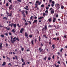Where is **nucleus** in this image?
<instances>
[{
	"instance_id": "3",
	"label": "nucleus",
	"mask_w": 67,
	"mask_h": 67,
	"mask_svg": "<svg viewBox=\"0 0 67 67\" xmlns=\"http://www.w3.org/2000/svg\"><path fill=\"white\" fill-rule=\"evenodd\" d=\"M55 6L56 8L57 9H59L60 8V5L58 3L56 4Z\"/></svg>"
},
{
	"instance_id": "28",
	"label": "nucleus",
	"mask_w": 67,
	"mask_h": 67,
	"mask_svg": "<svg viewBox=\"0 0 67 67\" xmlns=\"http://www.w3.org/2000/svg\"><path fill=\"white\" fill-rule=\"evenodd\" d=\"M47 57H45L43 59V60H46L47 59Z\"/></svg>"
},
{
	"instance_id": "36",
	"label": "nucleus",
	"mask_w": 67,
	"mask_h": 67,
	"mask_svg": "<svg viewBox=\"0 0 67 67\" xmlns=\"http://www.w3.org/2000/svg\"><path fill=\"white\" fill-rule=\"evenodd\" d=\"M39 42H40L41 41V38H40V36H39Z\"/></svg>"
},
{
	"instance_id": "11",
	"label": "nucleus",
	"mask_w": 67,
	"mask_h": 67,
	"mask_svg": "<svg viewBox=\"0 0 67 67\" xmlns=\"http://www.w3.org/2000/svg\"><path fill=\"white\" fill-rule=\"evenodd\" d=\"M48 21H49V22H52V19L51 18H50L48 20Z\"/></svg>"
},
{
	"instance_id": "2",
	"label": "nucleus",
	"mask_w": 67,
	"mask_h": 67,
	"mask_svg": "<svg viewBox=\"0 0 67 67\" xmlns=\"http://www.w3.org/2000/svg\"><path fill=\"white\" fill-rule=\"evenodd\" d=\"M41 49V47L39 48H38V51H40V52H42V54H43L45 52H44L43 49Z\"/></svg>"
},
{
	"instance_id": "12",
	"label": "nucleus",
	"mask_w": 67,
	"mask_h": 67,
	"mask_svg": "<svg viewBox=\"0 0 67 67\" xmlns=\"http://www.w3.org/2000/svg\"><path fill=\"white\" fill-rule=\"evenodd\" d=\"M37 23V20H34V22H33V24L35 23Z\"/></svg>"
},
{
	"instance_id": "33",
	"label": "nucleus",
	"mask_w": 67,
	"mask_h": 67,
	"mask_svg": "<svg viewBox=\"0 0 67 67\" xmlns=\"http://www.w3.org/2000/svg\"><path fill=\"white\" fill-rule=\"evenodd\" d=\"M64 8V6H61V8L62 9H63Z\"/></svg>"
},
{
	"instance_id": "51",
	"label": "nucleus",
	"mask_w": 67,
	"mask_h": 67,
	"mask_svg": "<svg viewBox=\"0 0 67 67\" xmlns=\"http://www.w3.org/2000/svg\"><path fill=\"white\" fill-rule=\"evenodd\" d=\"M16 41V40L13 39V42H15Z\"/></svg>"
},
{
	"instance_id": "22",
	"label": "nucleus",
	"mask_w": 67,
	"mask_h": 67,
	"mask_svg": "<svg viewBox=\"0 0 67 67\" xmlns=\"http://www.w3.org/2000/svg\"><path fill=\"white\" fill-rule=\"evenodd\" d=\"M55 46V45L54 44H53L52 46V47H53V49H54L55 48V47H54V46Z\"/></svg>"
},
{
	"instance_id": "10",
	"label": "nucleus",
	"mask_w": 67,
	"mask_h": 67,
	"mask_svg": "<svg viewBox=\"0 0 67 67\" xmlns=\"http://www.w3.org/2000/svg\"><path fill=\"white\" fill-rule=\"evenodd\" d=\"M54 10L53 9H52L51 10V13L52 14H53L54 13Z\"/></svg>"
},
{
	"instance_id": "8",
	"label": "nucleus",
	"mask_w": 67,
	"mask_h": 67,
	"mask_svg": "<svg viewBox=\"0 0 67 67\" xmlns=\"http://www.w3.org/2000/svg\"><path fill=\"white\" fill-rule=\"evenodd\" d=\"M53 39L55 41H56L57 40L58 41H59V38H53Z\"/></svg>"
},
{
	"instance_id": "53",
	"label": "nucleus",
	"mask_w": 67,
	"mask_h": 67,
	"mask_svg": "<svg viewBox=\"0 0 67 67\" xmlns=\"http://www.w3.org/2000/svg\"><path fill=\"white\" fill-rule=\"evenodd\" d=\"M57 63L59 64H60V61H58V62H57Z\"/></svg>"
},
{
	"instance_id": "48",
	"label": "nucleus",
	"mask_w": 67,
	"mask_h": 67,
	"mask_svg": "<svg viewBox=\"0 0 67 67\" xmlns=\"http://www.w3.org/2000/svg\"><path fill=\"white\" fill-rule=\"evenodd\" d=\"M16 40H17L18 41H19V39H18V38H16Z\"/></svg>"
},
{
	"instance_id": "13",
	"label": "nucleus",
	"mask_w": 67,
	"mask_h": 67,
	"mask_svg": "<svg viewBox=\"0 0 67 67\" xmlns=\"http://www.w3.org/2000/svg\"><path fill=\"white\" fill-rule=\"evenodd\" d=\"M25 36L26 37H27L28 36V34L27 33V32H25Z\"/></svg>"
},
{
	"instance_id": "15",
	"label": "nucleus",
	"mask_w": 67,
	"mask_h": 67,
	"mask_svg": "<svg viewBox=\"0 0 67 67\" xmlns=\"http://www.w3.org/2000/svg\"><path fill=\"white\" fill-rule=\"evenodd\" d=\"M6 63L5 62H3V63L2 64V66H4V65H6Z\"/></svg>"
},
{
	"instance_id": "19",
	"label": "nucleus",
	"mask_w": 67,
	"mask_h": 67,
	"mask_svg": "<svg viewBox=\"0 0 67 67\" xmlns=\"http://www.w3.org/2000/svg\"><path fill=\"white\" fill-rule=\"evenodd\" d=\"M25 13L26 14V15H27L28 14V12L27 10H25Z\"/></svg>"
},
{
	"instance_id": "24",
	"label": "nucleus",
	"mask_w": 67,
	"mask_h": 67,
	"mask_svg": "<svg viewBox=\"0 0 67 67\" xmlns=\"http://www.w3.org/2000/svg\"><path fill=\"white\" fill-rule=\"evenodd\" d=\"M21 13L22 14H23L25 13L24 12V10H23L21 11Z\"/></svg>"
},
{
	"instance_id": "38",
	"label": "nucleus",
	"mask_w": 67,
	"mask_h": 67,
	"mask_svg": "<svg viewBox=\"0 0 67 67\" xmlns=\"http://www.w3.org/2000/svg\"><path fill=\"white\" fill-rule=\"evenodd\" d=\"M52 26H53L52 25H49L48 26V27H52Z\"/></svg>"
},
{
	"instance_id": "21",
	"label": "nucleus",
	"mask_w": 67,
	"mask_h": 67,
	"mask_svg": "<svg viewBox=\"0 0 67 67\" xmlns=\"http://www.w3.org/2000/svg\"><path fill=\"white\" fill-rule=\"evenodd\" d=\"M8 18H7L6 17H3V20H8Z\"/></svg>"
},
{
	"instance_id": "57",
	"label": "nucleus",
	"mask_w": 67,
	"mask_h": 67,
	"mask_svg": "<svg viewBox=\"0 0 67 67\" xmlns=\"http://www.w3.org/2000/svg\"><path fill=\"white\" fill-rule=\"evenodd\" d=\"M58 14H57L56 15V18H58Z\"/></svg>"
},
{
	"instance_id": "49",
	"label": "nucleus",
	"mask_w": 67,
	"mask_h": 67,
	"mask_svg": "<svg viewBox=\"0 0 67 67\" xmlns=\"http://www.w3.org/2000/svg\"><path fill=\"white\" fill-rule=\"evenodd\" d=\"M8 3H6V6L8 7Z\"/></svg>"
},
{
	"instance_id": "7",
	"label": "nucleus",
	"mask_w": 67,
	"mask_h": 67,
	"mask_svg": "<svg viewBox=\"0 0 67 67\" xmlns=\"http://www.w3.org/2000/svg\"><path fill=\"white\" fill-rule=\"evenodd\" d=\"M24 29L23 28H22L21 29L20 31V32L21 33H22L23 32V31H24Z\"/></svg>"
},
{
	"instance_id": "50",
	"label": "nucleus",
	"mask_w": 67,
	"mask_h": 67,
	"mask_svg": "<svg viewBox=\"0 0 67 67\" xmlns=\"http://www.w3.org/2000/svg\"><path fill=\"white\" fill-rule=\"evenodd\" d=\"M67 37V35H65L64 36V37L65 38H66Z\"/></svg>"
},
{
	"instance_id": "54",
	"label": "nucleus",
	"mask_w": 67,
	"mask_h": 67,
	"mask_svg": "<svg viewBox=\"0 0 67 67\" xmlns=\"http://www.w3.org/2000/svg\"><path fill=\"white\" fill-rule=\"evenodd\" d=\"M15 58H16V60H17V59H18V58H17V56H15Z\"/></svg>"
},
{
	"instance_id": "59",
	"label": "nucleus",
	"mask_w": 67,
	"mask_h": 67,
	"mask_svg": "<svg viewBox=\"0 0 67 67\" xmlns=\"http://www.w3.org/2000/svg\"><path fill=\"white\" fill-rule=\"evenodd\" d=\"M49 7H46V9L48 10L49 9Z\"/></svg>"
},
{
	"instance_id": "58",
	"label": "nucleus",
	"mask_w": 67,
	"mask_h": 67,
	"mask_svg": "<svg viewBox=\"0 0 67 67\" xmlns=\"http://www.w3.org/2000/svg\"><path fill=\"white\" fill-rule=\"evenodd\" d=\"M55 57V55H53V57H52V58L53 59H54V58Z\"/></svg>"
},
{
	"instance_id": "14",
	"label": "nucleus",
	"mask_w": 67,
	"mask_h": 67,
	"mask_svg": "<svg viewBox=\"0 0 67 67\" xmlns=\"http://www.w3.org/2000/svg\"><path fill=\"white\" fill-rule=\"evenodd\" d=\"M12 32H13L14 34L15 33V31L14 29H13L12 30Z\"/></svg>"
},
{
	"instance_id": "29",
	"label": "nucleus",
	"mask_w": 67,
	"mask_h": 67,
	"mask_svg": "<svg viewBox=\"0 0 67 67\" xmlns=\"http://www.w3.org/2000/svg\"><path fill=\"white\" fill-rule=\"evenodd\" d=\"M9 14H9L8 16H9L10 17L12 16V14L11 13H10Z\"/></svg>"
},
{
	"instance_id": "20",
	"label": "nucleus",
	"mask_w": 67,
	"mask_h": 67,
	"mask_svg": "<svg viewBox=\"0 0 67 67\" xmlns=\"http://www.w3.org/2000/svg\"><path fill=\"white\" fill-rule=\"evenodd\" d=\"M43 16L40 17L38 18V20H41V19H43Z\"/></svg>"
},
{
	"instance_id": "41",
	"label": "nucleus",
	"mask_w": 67,
	"mask_h": 67,
	"mask_svg": "<svg viewBox=\"0 0 67 67\" xmlns=\"http://www.w3.org/2000/svg\"><path fill=\"white\" fill-rule=\"evenodd\" d=\"M51 58L50 57H49L48 58V60H51Z\"/></svg>"
},
{
	"instance_id": "60",
	"label": "nucleus",
	"mask_w": 67,
	"mask_h": 67,
	"mask_svg": "<svg viewBox=\"0 0 67 67\" xmlns=\"http://www.w3.org/2000/svg\"><path fill=\"white\" fill-rule=\"evenodd\" d=\"M37 18V17H36V16H35L34 17V19H36Z\"/></svg>"
},
{
	"instance_id": "27",
	"label": "nucleus",
	"mask_w": 67,
	"mask_h": 67,
	"mask_svg": "<svg viewBox=\"0 0 67 67\" xmlns=\"http://www.w3.org/2000/svg\"><path fill=\"white\" fill-rule=\"evenodd\" d=\"M29 36L30 38H31L32 37V35H29Z\"/></svg>"
},
{
	"instance_id": "42",
	"label": "nucleus",
	"mask_w": 67,
	"mask_h": 67,
	"mask_svg": "<svg viewBox=\"0 0 67 67\" xmlns=\"http://www.w3.org/2000/svg\"><path fill=\"white\" fill-rule=\"evenodd\" d=\"M63 64L64 65V66H66V64H65V63H64V62H63Z\"/></svg>"
},
{
	"instance_id": "5",
	"label": "nucleus",
	"mask_w": 67,
	"mask_h": 67,
	"mask_svg": "<svg viewBox=\"0 0 67 67\" xmlns=\"http://www.w3.org/2000/svg\"><path fill=\"white\" fill-rule=\"evenodd\" d=\"M52 4H51V6L52 7H53L54 6V5H55V2L54 1H53L52 2Z\"/></svg>"
},
{
	"instance_id": "40",
	"label": "nucleus",
	"mask_w": 67,
	"mask_h": 67,
	"mask_svg": "<svg viewBox=\"0 0 67 67\" xmlns=\"http://www.w3.org/2000/svg\"><path fill=\"white\" fill-rule=\"evenodd\" d=\"M21 62H24V59L23 58H21Z\"/></svg>"
},
{
	"instance_id": "43",
	"label": "nucleus",
	"mask_w": 67,
	"mask_h": 67,
	"mask_svg": "<svg viewBox=\"0 0 67 67\" xmlns=\"http://www.w3.org/2000/svg\"><path fill=\"white\" fill-rule=\"evenodd\" d=\"M41 7H44V4H42L41 6Z\"/></svg>"
},
{
	"instance_id": "63",
	"label": "nucleus",
	"mask_w": 67,
	"mask_h": 67,
	"mask_svg": "<svg viewBox=\"0 0 67 67\" xmlns=\"http://www.w3.org/2000/svg\"><path fill=\"white\" fill-rule=\"evenodd\" d=\"M45 13H48V10H46V11H45Z\"/></svg>"
},
{
	"instance_id": "6",
	"label": "nucleus",
	"mask_w": 67,
	"mask_h": 67,
	"mask_svg": "<svg viewBox=\"0 0 67 67\" xmlns=\"http://www.w3.org/2000/svg\"><path fill=\"white\" fill-rule=\"evenodd\" d=\"M57 20V19L55 18H53V22L54 23Z\"/></svg>"
},
{
	"instance_id": "52",
	"label": "nucleus",
	"mask_w": 67,
	"mask_h": 67,
	"mask_svg": "<svg viewBox=\"0 0 67 67\" xmlns=\"http://www.w3.org/2000/svg\"><path fill=\"white\" fill-rule=\"evenodd\" d=\"M49 41L50 42H49V44L50 45H51V40H49Z\"/></svg>"
},
{
	"instance_id": "31",
	"label": "nucleus",
	"mask_w": 67,
	"mask_h": 67,
	"mask_svg": "<svg viewBox=\"0 0 67 67\" xmlns=\"http://www.w3.org/2000/svg\"><path fill=\"white\" fill-rule=\"evenodd\" d=\"M25 62H24L22 64V66L24 65H25Z\"/></svg>"
},
{
	"instance_id": "55",
	"label": "nucleus",
	"mask_w": 67,
	"mask_h": 67,
	"mask_svg": "<svg viewBox=\"0 0 67 67\" xmlns=\"http://www.w3.org/2000/svg\"><path fill=\"white\" fill-rule=\"evenodd\" d=\"M8 65H9L10 66H12V64L10 63H9V64H8Z\"/></svg>"
},
{
	"instance_id": "25",
	"label": "nucleus",
	"mask_w": 67,
	"mask_h": 67,
	"mask_svg": "<svg viewBox=\"0 0 67 67\" xmlns=\"http://www.w3.org/2000/svg\"><path fill=\"white\" fill-rule=\"evenodd\" d=\"M31 42L32 43V44L33 45H34V41L33 40H32L31 41Z\"/></svg>"
},
{
	"instance_id": "46",
	"label": "nucleus",
	"mask_w": 67,
	"mask_h": 67,
	"mask_svg": "<svg viewBox=\"0 0 67 67\" xmlns=\"http://www.w3.org/2000/svg\"><path fill=\"white\" fill-rule=\"evenodd\" d=\"M3 45V43H2L1 44L0 43V47H2V45Z\"/></svg>"
},
{
	"instance_id": "45",
	"label": "nucleus",
	"mask_w": 67,
	"mask_h": 67,
	"mask_svg": "<svg viewBox=\"0 0 67 67\" xmlns=\"http://www.w3.org/2000/svg\"><path fill=\"white\" fill-rule=\"evenodd\" d=\"M9 35H12V34L11 32H9Z\"/></svg>"
},
{
	"instance_id": "39",
	"label": "nucleus",
	"mask_w": 67,
	"mask_h": 67,
	"mask_svg": "<svg viewBox=\"0 0 67 67\" xmlns=\"http://www.w3.org/2000/svg\"><path fill=\"white\" fill-rule=\"evenodd\" d=\"M64 23L65 24H67V21H65L64 22Z\"/></svg>"
},
{
	"instance_id": "61",
	"label": "nucleus",
	"mask_w": 67,
	"mask_h": 67,
	"mask_svg": "<svg viewBox=\"0 0 67 67\" xmlns=\"http://www.w3.org/2000/svg\"><path fill=\"white\" fill-rule=\"evenodd\" d=\"M17 1H18V2H21V0H17Z\"/></svg>"
},
{
	"instance_id": "26",
	"label": "nucleus",
	"mask_w": 67,
	"mask_h": 67,
	"mask_svg": "<svg viewBox=\"0 0 67 67\" xmlns=\"http://www.w3.org/2000/svg\"><path fill=\"white\" fill-rule=\"evenodd\" d=\"M43 46V43H41V47H42Z\"/></svg>"
},
{
	"instance_id": "37",
	"label": "nucleus",
	"mask_w": 67,
	"mask_h": 67,
	"mask_svg": "<svg viewBox=\"0 0 67 67\" xmlns=\"http://www.w3.org/2000/svg\"><path fill=\"white\" fill-rule=\"evenodd\" d=\"M1 37H4V36L3 35H0Z\"/></svg>"
},
{
	"instance_id": "17",
	"label": "nucleus",
	"mask_w": 67,
	"mask_h": 67,
	"mask_svg": "<svg viewBox=\"0 0 67 67\" xmlns=\"http://www.w3.org/2000/svg\"><path fill=\"white\" fill-rule=\"evenodd\" d=\"M8 27H4L5 28V29H7V30L8 31H9L10 30V28L9 27H8Z\"/></svg>"
},
{
	"instance_id": "32",
	"label": "nucleus",
	"mask_w": 67,
	"mask_h": 67,
	"mask_svg": "<svg viewBox=\"0 0 67 67\" xmlns=\"http://www.w3.org/2000/svg\"><path fill=\"white\" fill-rule=\"evenodd\" d=\"M11 42H13V37L12 36H11Z\"/></svg>"
},
{
	"instance_id": "16",
	"label": "nucleus",
	"mask_w": 67,
	"mask_h": 67,
	"mask_svg": "<svg viewBox=\"0 0 67 67\" xmlns=\"http://www.w3.org/2000/svg\"><path fill=\"white\" fill-rule=\"evenodd\" d=\"M45 15L47 16L48 15V14H47V13H43V16H44V17H45Z\"/></svg>"
},
{
	"instance_id": "34",
	"label": "nucleus",
	"mask_w": 67,
	"mask_h": 67,
	"mask_svg": "<svg viewBox=\"0 0 67 67\" xmlns=\"http://www.w3.org/2000/svg\"><path fill=\"white\" fill-rule=\"evenodd\" d=\"M24 48H21V50L22 52H23L24 51Z\"/></svg>"
},
{
	"instance_id": "56",
	"label": "nucleus",
	"mask_w": 67,
	"mask_h": 67,
	"mask_svg": "<svg viewBox=\"0 0 67 67\" xmlns=\"http://www.w3.org/2000/svg\"><path fill=\"white\" fill-rule=\"evenodd\" d=\"M24 9H26L27 10H29V9H28V8H25V7L24 8Z\"/></svg>"
},
{
	"instance_id": "35",
	"label": "nucleus",
	"mask_w": 67,
	"mask_h": 67,
	"mask_svg": "<svg viewBox=\"0 0 67 67\" xmlns=\"http://www.w3.org/2000/svg\"><path fill=\"white\" fill-rule=\"evenodd\" d=\"M27 22H29V23L30 24V25L31 24V23L30 21H27Z\"/></svg>"
},
{
	"instance_id": "47",
	"label": "nucleus",
	"mask_w": 67,
	"mask_h": 67,
	"mask_svg": "<svg viewBox=\"0 0 67 67\" xmlns=\"http://www.w3.org/2000/svg\"><path fill=\"white\" fill-rule=\"evenodd\" d=\"M63 50V49L62 48L60 50V51L61 52H62V51Z\"/></svg>"
},
{
	"instance_id": "1",
	"label": "nucleus",
	"mask_w": 67,
	"mask_h": 67,
	"mask_svg": "<svg viewBox=\"0 0 67 67\" xmlns=\"http://www.w3.org/2000/svg\"><path fill=\"white\" fill-rule=\"evenodd\" d=\"M41 2H39L38 1H36L35 5V8H36L38 7L37 5H40L41 4Z\"/></svg>"
},
{
	"instance_id": "9",
	"label": "nucleus",
	"mask_w": 67,
	"mask_h": 67,
	"mask_svg": "<svg viewBox=\"0 0 67 67\" xmlns=\"http://www.w3.org/2000/svg\"><path fill=\"white\" fill-rule=\"evenodd\" d=\"M9 9H13V7L12 4L9 6Z\"/></svg>"
},
{
	"instance_id": "30",
	"label": "nucleus",
	"mask_w": 67,
	"mask_h": 67,
	"mask_svg": "<svg viewBox=\"0 0 67 67\" xmlns=\"http://www.w3.org/2000/svg\"><path fill=\"white\" fill-rule=\"evenodd\" d=\"M23 17H26V14L25 13H24L23 14Z\"/></svg>"
},
{
	"instance_id": "62",
	"label": "nucleus",
	"mask_w": 67,
	"mask_h": 67,
	"mask_svg": "<svg viewBox=\"0 0 67 67\" xmlns=\"http://www.w3.org/2000/svg\"><path fill=\"white\" fill-rule=\"evenodd\" d=\"M8 1L10 3H11L12 2V0H8Z\"/></svg>"
},
{
	"instance_id": "44",
	"label": "nucleus",
	"mask_w": 67,
	"mask_h": 67,
	"mask_svg": "<svg viewBox=\"0 0 67 67\" xmlns=\"http://www.w3.org/2000/svg\"><path fill=\"white\" fill-rule=\"evenodd\" d=\"M33 16H31V17H30V20H32V18H33Z\"/></svg>"
},
{
	"instance_id": "18",
	"label": "nucleus",
	"mask_w": 67,
	"mask_h": 67,
	"mask_svg": "<svg viewBox=\"0 0 67 67\" xmlns=\"http://www.w3.org/2000/svg\"><path fill=\"white\" fill-rule=\"evenodd\" d=\"M13 25L14 26V28H16V24H13Z\"/></svg>"
},
{
	"instance_id": "4",
	"label": "nucleus",
	"mask_w": 67,
	"mask_h": 67,
	"mask_svg": "<svg viewBox=\"0 0 67 67\" xmlns=\"http://www.w3.org/2000/svg\"><path fill=\"white\" fill-rule=\"evenodd\" d=\"M47 29V27L46 25H45L44 27H44H43L42 30V31H44V30H45V31H46Z\"/></svg>"
},
{
	"instance_id": "64",
	"label": "nucleus",
	"mask_w": 67,
	"mask_h": 67,
	"mask_svg": "<svg viewBox=\"0 0 67 67\" xmlns=\"http://www.w3.org/2000/svg\"><path fill=\"white\" fill-rule=\"evenodd\" d=\"M55 67H59V65H56Z\"/></svg>"
},
{
	"instance_id": "23",
	"label": "nucleus",
	"mask_w": 67,
	"mask_h": 67,
	"mask_svg": "<svg viewBox=\"0 0 67 67\" xmlns=\"http://www.w3.org/2000/svg\"><path fill=\"white\" fill-rule=\"evenodd\" d=\"M37 41V38H35L34 40V42H35V43L36 41Z\"/></svg>"
}]
</instances>
